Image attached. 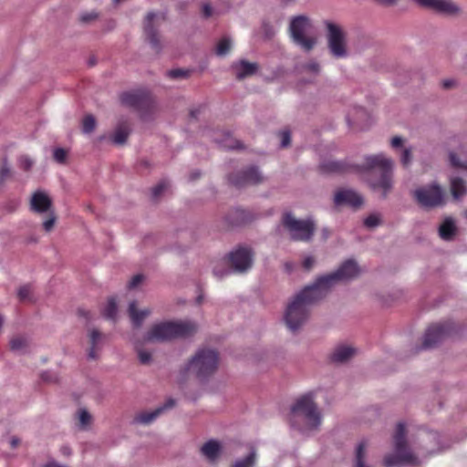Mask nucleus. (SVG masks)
<instances>
[{
	"instance_id": "obj_1",
	"label": "nucleus",
	"mask_w": 467,
	"mask_h": 467,
	"mask_svg": "<svg viewBox=\"0 0 467 467\" xmlns=\"http://www.w3.org/2000/svg\"><path fill=\"white\" fill-rule=\"evenodd\" d=\"M360 171L366 172V180L372 190L381 192L386 198L393 185V161L384 154L366 157Z\"/></svg>"
},
{
	"instance_id": "obj_2",
	"label": "nucleus",
	"mask_w": 467,
	"mask_h": 467,
	"mask_svg": "<svg viewBox=\"0 0 467 467\" xmlns=\"http://www.w3.org/2000/svg\"><path fill=\"white\" fill-rule=\"evenodd\" d=\"M325 296L324 291L316 283L306 286L294 297L286 307L285 321L287 327L292 331H296L303 326L309 317L310 306Z\"/></svg>"
},
{
	"instance_id": "obj_3",
	"label": "nucleus",
	"mask_w": 467,
	"mask_h": 467,
	"mask_svg": "<svg viewBox=\"0 0 467 467\" xmlns=\"http://www.w3.org/2000/svg\"><path fill=\"white\" fill-rule=\"evenodd\" d=\"M197 330L194 323L184 322H162L154 325L147 333L146 339L153 340H170L177 337H188L192 336Z\"/></svg>"
},
{
	"instance_id": "obj_4",
	"label": "nucleus",
	"mask_w": 467,
	"mask_h": 467,
	"mask_svg": "<svg viewBox=\"0 0 467 467\" xmlns=\"http://www.w3.org/2000/svg\"><path fill=\"white\" fill-rule=\"evenodd\" d=\"M218 363V352L209 348H202L196 352L187 364L185 371L192 372L200 380H204L216 371Z\"/></svg>"
},
{
	"instance_id": "obj_5",
	"label": "nucleus",
	"mask_w": 467,
	"mask_h": 467,
	"mask_svg": "<svg viewBox=\"0 0 467 467\" xmlns=\"http://www.w3.org/2000/svg\"><path fill=\"white\" fill-rule=\"evenodd\" d=\"M313 25L306 16H296L291 18L288 32L294 44L304 51H311L317 45V39L311 34Z\"/></svg>"
},
{
	"instance_id": "obj_6",
	"label": "nucleus",
	"mask_w": 467,
	"mask_h": 467,
	"mask_svg": "<svg viewBox=\"0 0 467 467\" xmlns=\"http://www.w3.org/2000/svg\"><path fill=\"white\" fill-rule=\"evenodd\" d=\"M395 454L387 455L384 459L386 467H393L396 465L409 463L418 465V458L408 450L406 441V428L402 422H399L394 433Z\"/></svg>"
},
{
	"instance_id": "obj_7",
	"label": "nucleus",
	"mask_w": 467,
	"mask_h": 467,
	"mask_svg": "<svg viewBox=\"0 0 467 467\" xmlns=\"http://www.w3.org/2000/svg\"><path fill=\"white\" fill-rule=\"evenodd\" d=\"M291 412L294 417H303L308 430H317L321 424V413L314 402L312 392L298 398L292 406Z\"/></svg>"
},
{
	"instance_id": "obj_8",
	"label": "nucleus",
	"mask_w": 467,
	"mask_h": 467,
	"mask_svg": "<svg viewBox=\"0 0 467 467\" xmlns=\"http://www.w3.org/2000/svg\"><path fill=\"white\" fill-rule=\"evenodd\" d=\"M282 224L289 233L291 239L298 242H308L312 239L316 225L312 220L296 219L291 213H285Z\"/></svg>"
},
{
	"instance_id": "obj_9",
	"label": "nucleus",
	"mask_w": 467,
	"mask_h": 467,
	"mask_svg": "<svg viewBox=\"0 0 467 467\" xmlns=\"http://www.w3.org/2000/svg\"><path fill=\"white\" fill-rule=\"evenodd\" d=\"M119 98L123 105L137 110L143 118L152 113L155 108L152 95L146 89L123 92Z\"/></svg>"
},
{
	"instance_id": "obj_10",
	"label": "nucleus",
	"mask_w": 467,
	"mask_h": 467,
	"mask_svg": "<svg viewBox=\"0 0 467 467\" xmlns=\"http://www.w3.org/2000/svg\"><path fill=\"white\" fill-rule=\"evenodd\" d=\"M358 273L359 269L357 263L354 260H347L336 272L317 278L316 284L327 295L337 282L356 277Z\"/></svg>"
},
{
	"instance_id": "obj_11",
	"label": "nucleus",
	"mask_w": 467,
	"mask_h": 467,
	"mask_svg": "<svg viewBox=\"0 0 467 467\" xmlns=\"http://www.w3.org/2000/svg\"><path fill=\"white\" fill-rule=\"evenodd\" d=\"M413 196L417 202L424 208H432L441 205L444 200V192L436 183L415 190Z\"/></svg>"
},
{
	"instance_id": "obj_12",
	"label": "nucleus",
	"mask_w": 467,
	"mask_h": 467,
	"mask_svg": "<svg viewBox=\"0 0 467 467\" xmlns=\"http://www.w3.org/2000/svg\"><path fill=\"white\" fill-rule=\"evenodd\" d=\"M454 331L452 322H443L431 325L425 332L421 348L427 349L435 347L446 337L451 336Z\"/></svg>"
},
{
	"instance_id": "obj_13",
	"label": "nucleus",
	"mask_w": 467,
	"mask_h": 467,
	"mask_svg": "<svg viewBox=\"0 0 467 467\" xmlns=\"http://www.w3.org/2000/svg\"><path fill=\"white\" fill-rule=\"evenodd\" d=\"M326 26L327 29V46L331 54L336 57H345L347 47L343 30L339 26L329 21L326 22Z\"/></svg>"
},
{
	"instance_id": "obj_14",
	"label": "nucleus",
	"mask_w": 467,
	"mask_h": 467,
	"mask_svg": "<svg viewBox=\"0 0 467 467\" xmlns=\"http://www.w3.org/2000/svg\"><path fill=\"white\" fill-rule=\"evenodd\" d=\"M228 179L232 185L241 188L263 182L264 176L260 173L257 167L250 166L245 170L230 174Z\"/></svg>"
},
{
	"instance_id": "obj_15",
	"label": "nucleus",
	"mask_w": 467,
	"mask_h": 467,
	"mask_svg": "<svg viewBox=\"0 0 467 467\" xmlns=\"http://www.w3.org/2000/svg\"><path fill=\"white\" fill-rule=\"evenodd\" d=\"M228 261L236 272H245L253 264V253L247 247H239L228 254Z\"/></svg>"
},
{
	"instance_id": "obj_16",
	"label": "nucleus",
	"mask_w": 467,
	"mask_h": 467,
	"mask_svg": "<svg viewBox=\"0 0 467 467\" xmlns=\"http://www.w3.org/2000/svg\"><path fill=\"white\" fill-rule=\"evenodd\" d=\"M158 26L157 15L149 13L144 21V36L155 52H160L161 48Z\"/></svg>"
},
{
	"instance_id": "obj_17",
	"label": "nucleus",
	"mask_w": 467,
	"mask_h": 467,
	"mask_svg": "<svg viewBox=\"0 0 467 467\" xmlns=\"http://www.w3.org/2000/svg\"><path fill=\"white\" fill-rule=\"evenodd\" d=\"M420 5L433 9L445 15H457L460 13L459 6L451 0H414Z\"/></svg>"
},
{
	"instance_id": "obj_18",
	"label": "nucleus",
	"mask_w": 467,
	"mask_h": 467,
	"mask_svg": "<svg viewBox=\"0 0 467 467\" xmlns=\"http://www.w3.org/2000/svg\"><path fill=\"white\" fill-rule=\"evenodd\" d=\"M30 210L39 214L52 212L51 198L45 192H35L30 199Z\"/></svg>"
},
{
	"instance_id": "obj_19",
	"label": "nucleus",
	"mask_w": 467,
	"mask_h": 467,
	"mask_svg": "<svg viewBox=\"0 0 467 467\" xmlns=\"http://www.w3.org/2000/svg\"><path fill=\"white\" fill-rule=\"evenodd\" d=\"M334 202L336 205H348L358 209L363 203V198L352 190H339L335 194Z\"/></svg>"
},
{
	"instance_id": "obj_20",
	"label": "nucleus",
	"mask_w": 467,
	"mask_h": 467,
	"mask_svg": "<svg viewBox=\"0 0 467 467\" xmlns=\"http://www.w3.org/2000/svg\"><path fill=\"white\" fill-rule=\"evenodd\" d=\"M175 401L172 399H169L164 405L155 409L152 411H143L136 415L134 420L142 424H150L158 416H160L163 411L168 409H171L174 406Z\"/></svg>"
},
{
	"instance_id": "obj_21",
	"label": "nucleus",
	"mask_w": 467,
	"mask_h": 467,
	"mask_svg": "<svg viewBox=\"0 0 467 467\" xmlns=\"http://www.w3.org/2000/svg\"><path fill=\"white\" fill-rule=\"evenodd\" d=\"M235 70L236 78L243 79L246 77L255 74L258 66L256 63H250L246 60H241L233 66Z\"/></svg>"
},
{
	"instance_id": "obj_22",
	"label": "nucleus",
	"mask_w": 467,
	"mask_h": 467,
	"mask_svg": "<svg viewBox=\"0 0 467 467\" xmlns=\"http://www.w3.org/2000/svg\"><path fill=\"white\" fill-rule=\"evenodd\" d=\"M202 454L211 462H215L221 452V445L214 440L205 442L201 448Z\"/></svg>"
},
{
	"instance_id": "obj_23",
	"label": "nucleus",
	"mask_w": 467,
	"mask_h": 467,
	"mask_svg": "<svg viewBox=\"0 0 467 467\" xmlns=\"http://www.w3.org/2000/svg\"><path fill=\"white\" fill-rule=\"evenodd\" d=\"M319 169L325 173H343L348 171L350 167L342 161H327L322 162Z\"/></svg>"
},
{
	"instance_id": "obj_24",
	"label": "nucleus",
	"mask_w": 467,
	"mask_h": 467,
	"mask_svg": "<svg viewBox=\"0 0 467 467\" xmlns=\"http://www.w3.org/2000/svg\"><path fill=\"white\" fill-rule=\"evenodd\" d=\"M89 350H88V358L95 359L98 357V349L99 348L100 344L102 343L104 335L101 334L97 329L90 330L89 334Z\"/></svg>"
},
{
	"instance_id": "obj_25",
	"label": "nucleus",
	"mask_w": 467,
	"mask_h": 467,
	"mask_svg": "<svg viewBox=\"0 0 467 467\" xmlns=\"http://www.w3.org/2000/svg\"><path fill=\"white\" fill-rule=\"evenodd\" d=\"M150 314L149 309H143L139 311L137 309V304L135 301L131 302L129 306V316L132 321L134 327H139L142 324L143 320Z\"/></svg>"
},
{
	"instance_id": "obj_26",
	"label": "nucleus",
	"mask_w": 467,
	"mask_h": 467,
	"mask_svg": "<svg viewBox=\"0 0 467 467\" xmlns=\"http://www.w3.org/2000/svg\"><path fill=\"white\" fill-rule=\"evenodd\" d=\"M456 225L451 218H447L439 228V234L441 239L451 241L456 234Z\"/></svg>"
},
{
	"instance_id": "obj_27",
	"label": "nucleus",
	"mask_w": 467,
	"mask_h": 467,
	"mask_svg": "<svg viewBox=\"0 0 467 467\" xmlns=\"http://www.w3.org/2000/svg\"><path fill=\"white\" fill-rule=\"evenodd\" d=\"M130 132V129L127 121L119 123L112 135V141L119 145L124 144L128 140Z\"/></svg>"
},
{
	"instance_id": "obj_28",
	"label": "nucleus",
	"mask_w": 467,
	"mask_h": 467,
	"mask_svg": "<svg viewBox=\"0 0 467 467\" xmlns=\"http://www.w3.org/2000/svg\"><path fill=\"white\" fill-rule=\"evenodd\" d=\"M355 354V349L347 346H340L335 349L331 356L334 362H345Z\"/></svg>"
},
{
	"instance_id": "obj_29",
	"label": "nucleus",
	"mask_w": 467,
	"mask_h": 467,
	"mask_svg": "<svg viewBox=\"0 0 467 467\" xmlns=\"http://www.w3.org/2000/svg\"><path fill=\"white\" fill-rule=\"evenodd\" d=\"M451 191L455 199L461 198L467 192L465 182L459 177L452 178L451 180Z\"/></svg>"
},
{
	"instance_id": "obj_30",
	"label": "nucleus",
	"mask_w": 467,
	"mask_h": 467,
	"mask_svg": "<svg viewBox=\"0 0 467 467\" xmlns=\"http://www.w3.org/2000/svg\"><path fill=\"white\" fill-rule=\"evenodd\" d=\"M216 141L222 145V147L229 150H239L243 149V143L240 140H237L230 136V134H226L225 137L222 140L216 139Z\"/></svg>"
},
{
	"instance_id": "obj_31",
	"label": "nucleus",
	"mask_w": 467,
	"mask_h": 467,
	"mask_svg": "<svg viewBox=\"0 0 467 467\" xmlns=\"http://www.w3.org/2000/svg\"><path fill=\"white\" fill-rule=\"evenodd\" d=\"M10 348L13 351L23 352L27 348V339L23 336H16L11 338Z\"/></svg>"
},
{
	"instance_id": "obj_32",
	"label": "nucleus",
	"mask_w": 467,
	"mask_h": 467,
	"mask_svg": "<svg viewBox=\"0 0 467 467\" xmlns=\"http://www.w3.org/2000/svg\"><path fill=\"white\" fill-rule=\"evenodd\" d=\"M118 312L117 302L115 297H109L108 303L103 309V316L108 319L114 320Z\"/></svg>"
},
{
	"instance_id": "obj_33",
	"label": "nucleus",
	"mask_w": 467,
	"mask_h": 467,
	"mask_svg": "<svg viewBox=\"0 0 467 467\" xmlns=\"http://www.w3.org/2000/svg\"><path fill=\"white\" fill-rule=\"evenodd\" d=\"M256 453L251 451L244 459L237 460L232 467H253L255 463Z\"/></svg>"
},
{
	"instance_id": "obj_34",
	"label": "nucleus",
	"mask_w": 467,
	"mask_h": 467,
	"mask_svg": "<svg viewBox=\"0 0 467 467\" xmlns=\"http://www.w3.org/2000/svg\"><path fill=\"white\" fill-rule=\"evenodd\" d=\"M231 49V41L227 37L222 38L215 48V53L219 57L225 56Z\"/></svg>"
},
{
	"instance_id": "obj_35",
	"label": "nucleus",
	"mask_w": 467,
	"mask_h": 467,
	"mask_svg": "<svg viewBox=\"0 0 467 467\" xmlns=\"http://www.w3.org/2000/svg\"><path fill=\"white\" fill-rule=\"evenodd\" d=\"M365 449H366L365 442H360L358 445L357 453H356V465H355V467H368L364 463Z\"/></svg>"
},
{
	"instance_id": "obj_36",
	"label": "nucleus",
	"mask_w": 467,
	"mask_h": 467,
	"mask_svg": "<svg viewBox=\"0 0 467 467\" xmlns=\"http://www.w3.org/2000/svg\"><path fill=\"white\" fill-rule=\"evenodd\" d=\"M96 127V119L92 115H87L82 121V129L85 133H90Z\"/></svg>"
},
{
	"instance_id": "obj_37",
	"label": "nucleus",
	"mask_w": 467,
	"mask_h": 467,
	"mask_svg": "<svg viewBox=\"0 0 467 467\" xmlns=\"http://www.w3.org/2000/svg\"><path fill=\"white\" fill-rule=\"evenodd\" d=\"M412 161V148L411 147H406L402 150L401 155H400V162L403 165V167L407 168Z\"/></svg>"
},
{
	"instance_id": "obj_38",
	"label": "nucleus",
	"mask_w": 467,
	"mask_h": 467,
	"mask_svg": "<svg viewBox=\"0 0 467 467\" xmlns=\"http://www.w3.org/2000/svg\"><path fill=\"white\" fill-rule=\"evenodd\" d=\"M190 70L182 68L171 69L167 72V76L170 78H186L190 76Z\"/></svg>"
},
{
	"instance_id": "obj_39",
	"label": "nucleus",
	"mask_w": 467,
	"mask_h": 467,
	"mask_svg": "<svg viewBox=\"0 0 467 467\" xmlns=\"http://www.w3.org/2000/svg\"><path fill=\"white\" fill-rule=\"evenodd\" d=\"M450 162L451 165L454 168L467 171V161H461L459 157L453 152L450 153Z\"/></svg>"
},
{
	"instance_id": "obj_40",
	"label": "nucleus",
	"mask_w": 467,
	"mask_h": 467,
	"mask_svg": "<svg viewBox=\"0 0 467 467\" xmlns=\"http://www.w3.org/2000/svg\"><path fill=\"white\" fill-rule=\"evenodd\" d=\"M31 291H32V289H31L30 285H25L21 286L17 292V296H18L19 300L20 301L29 300L30 296H31Z\"/></svg>"
},
{
	"instance_id": "obj_41",
	"label": "nucleus",
	"mask_w": 467,
	"mask_h": 467,
	"mask_svg": "<svg viewBox=\"0 0 467 467\" xmlns=\"http://www.w3.org/2000/svg\"><path fill=\"white\" fill-rule=\"evenodd\" d=\"M136 350L138 352L139 360L141 364L147 365L150 362V360H151V353L150 352L140 348L139 346H136Z\"/></svg>"
},
{
	"instance_id": "obj_42",
	"label": "nucleus",
	"mask_w": 467,
	"mask_h": 467,
	"mask_svg": "<svg viewBox=\"0 0 467 467\" xmlns=\"http://www.w3.org/2000/svg\"><path fill=\"white\" fill-rule=\"evenodd\" d=\"M47 213H48V218L44 221L43 228L45 229L46 232H50L53 229L54 225H55L57 218H56L53 211L49 212Z\"/></svg>"
},
{
	"instance_id": "obj_43",
	"label": "nucleus",
	"mask_w": 467,
	"mask_h": 467,
	"mask_svg": "<svg viewBox=\"0 0 467 467\" xmlns=\"http://www.w3.org/2000/svg\"><path fill=\"white\" fill-rule=\"evenodd\" d=\"M167 187L168 183L166 182H161L158 183L155 187L152 188V198H159Z\"/></svg>"
},
{
	"instance_id": "obj_44",
	"label": "nucleus",
	"mask_w": 467,
	"mask_h": 467,
	"mask_svg": "<svg viewBox=\"0 0 467 467\" xmlns=\"http://www.w3.org/2000/svg\"><path fill=\"white\" fill-rule=\"evenodd\" d=\"M364 224L368 228L375 227L379 224V218L376 214H370L365 219Z\"/></svg>"
},
{
	"instance_id": "obj_45",
	"label": "nucleus",
	"mask_w": 467,
	"mask_h": 467,
	"mask_svg": "<svg viewBox=\"0 0 467 467\" xmlns=\"http://www.w3.org/2000/svg\"><path fill=\"white\" fill-rule=\"evenodd\" d=\"M78 419L80 424L84 427L90 423L91 416L86 410H80Z\"/></svg>"
},
{
	"instance_id": "obj_46",
	"label": "nucleus",
	"mask_w": 467,
	"mask_h": 467,
	"mask_svg": "<svg viewBox=\"0 0 467 467\" xmlns=\"http://www.w3.org/2000/svg\"><path fill=\"white\" fill-rule=\"evenodd\" d=\"M67 158V151L62 148H57L54 151V159L59 163H63Z\"/></svg>"
},
{
	"instance_id": "obj_47",
	"label": "nucleus",
	"mask_w": 467,
	"mask_h": 467,
	"mask_svg": "<svg viewBox=\"0 0 467 467\" xmlns=\"http://www.w3.org/2000/svg\"><path fill=\"white\" fill-rule=\"evenodd\" d=\"M281 136V147L285 148L290 145L291 135L288 130H283L280 132Z\"/></svg>"
},
{
	"instance_id": "obj_48",
	"label": "nucleus",
	"mask_w": 467,
	"mask_h": 467,
	"mask_svg": "<svg viewBox=\"0 0 467 467\" xmlns=\"http://www.w3.org/2000/svg\"><path fill=\"white\" fill-rule=\"evenodd\" d=\"M144 279V276L142 275H134L131 280L129 282L128 287L130 289H133L137 287Z\"/></svg>"
},
{
	"instance_id": "obj_49",
	"label": "nucleus",
	"mask_w": 467,
	"mask_h": 467,
	"mask_svg": "<svg viewBox=\"0 0 467 467\" xmlns=\"http://www.w3.org/2000/svg\"><path fill=\"white\" fill-rule=\"evenodd\" d=\"M10 175H11L10 169L8 167H6L5 165H4L0 169V184H2L6 180V178L10 177Z\"/></svg>"
},
{
	"instance_id": "obj_50",
	"label": "nucleus",
	"mask_w": 467,
	"mask_h": 467,
	"mask_svg": "<svg viewBox=\"0 0 467 467\" xmlns=\"http://www.w3.org/2000/svg\"><path fill=\"white\" fill-rule=\"evenodd\" d=\"M306 70L317 74L319 72V64L316 61H311L304 67Z\"/></svg>"
},
{
	"instance_id": "obj_51",
	"label": "nucleus",
	"mask_w": 467,
	"mask_h": 467,
	"mask_svg": "<svg viewBox=\"0 0 467 467\" xmlns=\"http://www.w3.org/2000/svg\"><path fill=\"white\" fill-rule=\"evenodd\" d=\"M20 165L25 171H28L32 167L33 161L27 157H21Z\"/></svg>"
},
{
	"instance_id": "obj_52",
	"label": "nucleus",
	"mask_w": 467,
	"mask_h": 467,
	"mask_svg": "<svg viewBox=\"0 0 467 467\" xmlns=\"http://www.w3.org/2000/svg\"><path fill=\"white\" fill-rule=\"evenodd\" d=\"M403 139L401 137H399V136H395L392 138L391 140V142H390V145L393 149H399V148H402L403 146Z\"/></svg>"
},
{
	"instance_id": "obj_53",
	"label": "nucleus",
	"mask_w": 467,
	"mask_h": 467,
	"mask_svg": "<svg viewBox=\"0 0 467 467\" xmlns=\"http://www.w3.org/2000/svg\"><path fill=\"white\" fill-rule=\"evenodd\" d=\"M315 264V259L314 257L312 256H307L306 258H305V260L303 261V267L306 269V270H310L312 268V266L314 265Z\"/></svg>"
},
{
	"instance_id": "obj_54",
	"label": "nucleus",
	"mask_w": 467,
	"mask_h": 467,
	"mask_svg": "<svg viewBox=\"0 0 467 467\" xmlns=\"http://www.w3.org/2000/svg\"><path fill=\"white\" fill-rule=\"evenodd\" d=\"M96 17L97 15L95 13L85 14L81 16V21L87 23L96 19Z\"/></svg>"
},
{
	"instance_id": "obj_55",
	"label": "nucleus",
	"mask_w": 467,
	"mask_h": 467,
	"mask_svg": "<svg viewBox=\"0 0 467 467\" xmlns=\"http://www.w3.org/2000/svg\"><path fill=\"white\" fill-rule=\"evenodd\" d=\"M213 274H214V275H216L217 277L222 278V277H223V276H224L225 275L229 274V271H228V270H225V269H223V270H222V271H221V270H219L218 266H215V267L213 268Z\"/></svg>"
},
{
	"instance_id": "obj_56",
	"label": "nucleus",
	"mask_w": 467,
	"mask_h": 467,
	"mask_svg": "<svg viewBox=\"0 0 467 467\" xmlns=\"http://www.w3.org/2000/svg\"><path fill=\"white\" fill-rule=\"evenodd\" d=\"M212 8L209 5H204L202 7V15L204 17H209L212 16Z\"/></svg>"
},
{
	"instance_id": "obj_57",
	"label": "nucleus",
	"mask_w": 467,
	"mask_h": 467,
	"mask_svg": "<svg viewBox=\"0 0 467 467\" xmlns=\"http://www.w3.org/2000/svg\"><path fill=\"white\" fill-rule=\"evenodd\" d=\"M454 85H455V81L452 79H446V80L442 81V87L445 89H449V88H452Z\"/></svg>"
},
{
	"instance_id": "obj_58",
	"label": "nucleus",
	"mask_w": 467,
	"mask_h": 467,
	"mask_svg": "<svg viewBox=\"0 0 467 467\" xmlns=\"http://www.w3.org/2000/svg\"><path fill=\"white\" fill-rule=\"evenodd\" d=\"M200 176H201V172L200 171H192L190 174L189 180L190 181H195V180L199 179Z\"/></svg>"
},
{
	"instance_id": "obj_59",
	"label": "nucleus",
	"mask_w": 467,
	"mask_h": 467,
	"mask_svg": "<svg viewBox=\"0 0 467 467\" xmlns=\"http://www.w3.org/2000/svg\"><path fill=\"white\" fill-rule=\"evenodd\" d=\"M41 379L44 380V381H53L51 376L49 375L48 372H44L42 375H41Z\"/></svg>"
},
{
	"instance_id": "obj_60",
	"label": "nucleus",
	"mask_w": 467,
	"mask_h": 467,
	"mask_svg": "<svg viewBox=\"0 0 467 467\" xmlns=\"http://www.w3.org/2000/svg\"><path fill=\"white\" fill-rule=\"evenodd\" d=\"M200 109H192L190 112L191 118L195 119L197 117V114H199Z\"/></svg>"
},
{
	"instance_id": "obj_61",
	"label": "nucleus",
	"mask_w": 467,
	"mask_h": 467,
	"mask_svg": "<svg viewBox=\"0 0 467 467\" xmlns=\"http://www.w3.org/2000/svg\"><path fill=\"white\" fill-rule=\"evenodd\" d=\"M18 443H19V440L17 438H13L11 441V447L15 448L17 446Z\"/></svg>"
},
{
	"instance_id": "obj_62",
	"label": "nucleus",
	"mask_w": 467,
	"mask_h": 467,
	"mask_svg": "<svg viewBox=\"0 0 467 467\" xmlns=\"http://www.w3.org/2000/svg\"><path fill=\"white\" fill-rule=\"evenodd\" d=\"M45 467H64V466L59 465V464H57V463H56V462H48V463H47V464L45 465Z\"/></svg>"
},
{
	"instance_id": "obj_63",
	"label": "nucleus",
	"mask_w": 467,
	"mask_h": 467,
	"mask_svg": "<svg viewBox=\"0 0 467 467\" xmlns=\"http://www.w3.org/2000/svg\"><path fill=\"white\" fill-rule=\"evenodd\" d=\"M78 314H79V316H82V317H88V314H89V313H88V311L83 310V309H79V310H78Z\"/></svg>"
},
{
	"instance_id": "obj_64",
	"label": "nucleus",
	"mask_w": 467,
	"mask_h": 467,
	"mask_svg": "<svg viewBox=\"0 0 467 467\" xmlns=\"http://www.w3.org/2000/svg\"><path fill=\"white\" fill-rule=\"evenodd\" d=\"M324 235H325V238H327L328 236V232L327 230H324Z\"/></svg>"
}]
</instances>
